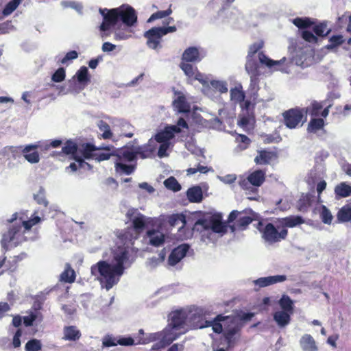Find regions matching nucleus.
<instances>
[{"instance_id":"35","label":"nucleus","mask_w":351,"mask_h":351,"mask_svg":"<svg viewBox=\"0 0 351 351\" xmlns=\"http://www.w3.org/2000/svg\"><path fill=\"white\" fill-rule=\"evenodd\" d=\"M337 217L340 222L351 223V206L345 205L337 213Z\"/></svg>"},{"instance_id":"11","label":"nucleus","mask_w":351,"mask_h":351,"mask_svg":"<svg viewBox=\"0 0 351 351\" xmlns=\"http://www.w3.org/2000/svg\"><path fill=\"white\" fill-rule=\"evenodd\" d=\"M116 157L114 162L117 172L130 175L134 171V166L125 164L135 160V154L133 151L128 148L119 150L117 152Z\"/></svg>"},{"instance_id":"5","label":"nucleus","mask_w":351,"mask_h":351,"mask_svg":"<svg viewBox=\"0 0 351 351\" xmlns=\"http://www.w3.org/2000/svg\"><path fill=\"white\" fill-rule=\"evenodd\" d=\"M240 319L237 317H224L219 315L213 320H208L206 325V327L211 326L216 333H221L224 330L225 340L228 348H230L234 345L236 340L235 335L240 329Z\"/></svg>"},{"instance_id":"18","label":"nucleus","mask_w":351,"mask_h":351,"mask_svg":"<svg viewBox=\"0 0 351 351\" xmlns=\"http://www.w3.org/2000/svg\"><path fill=\"white\" fill-rule=\"evenodd\" d=\"M288 231L286 228H282L280 232L271 223L265 226V241L270 244L280 242L286 239Z\"/></svg>"},{"instance_id":"8","label":"nucleus","mask_w":351,"mask_h":351,"mask_svg":"<svg viewBox=\"0 0 351 351\" xmlns=\"http://www.w3.org/2000/svg\"><path fill=\"white\" fill-rule=\"evenodd\" d=\"M307 111L300 107L292 108L282 113L283 123L289 129L302 126L306 121Z\"/></svg>"},{"instance_id":"24","label":"nucleus","mask_w":351,"mask_h":351,"mask_svg":"<svg viewBox=\"0 0 351 351\" xmlns=\"http://www.w3.org/2000/svg\"><path fill=\"white\" fill-rule=\"evenodd\" d=\"M204 54L199 48L190 47L186 48L182 53V60L189 62H200L204 58Z\"/></svg>"},{"instance_id":"43","label":"nucleus","mask_w":351,"mask_h":351,"mask_svg":"<svg viewBox=\"0 0 351 351\" xmlns=\"http://www.w3.org/2000/svg\"><path fill=\"white\" fill-rule=\"evenodd\" d=\"M180 66L184 71V74L190 79L193 78V75L195 74V71H197V67L189 64V62L185 61L181 62Z\"/></svg>"},{"instance_id":"10","label":"nucleus","mask_w":351,"mask_h":351,"mask_svg":"<svg viewBox=\"0 0 351 351\" xmlns=\"http://www.w3.org/2000/svg\"><path fill=\"white\" fill-rule=\"evenodd\" d=\"M189 328L201 329L206 328V311L200 306H186Z\"/></svg>"},{"instance_id":"21","label":"nucleus","mask_w":351,"mask_h":351,"mask_svg":"<svg viewBox=\"0 0 351 351\" xmlns=\"http://www.w3.org/2000/svg\"><path fill=\"white\" fill-rule=\"evenodd\" d=\"M135 154V158L137 155L143 159L152 158L156 149L155 142L151 138L149 140L147 144L138 146L132 149H130Z\"/></svg>"},{"instance_id":"61","label":"nucleus","mask_w":351,"mask_h":351,"mask_svg":"<svg viewBox=\"0 0 351 351\" xmlns=\"http://www.w3.org/2000/svg\"><path fill=\"white\" fill-rule=\"evenodd\" d=\"M40 221H41V219L40 217L34 216V217L31 218L29 220L23 221L21 223H22L23 226H24V228L26 230H29L33 226L38 223Z\"/></svg>"},{"instance_id":"27","label":"nucleus","mask_w":351,"mask_h":351,"mask_svg":"<svg viewBox=\"0 0 351 351\" xmlns=\"http://www.w3.org/2000/svg\"><path fill=\"white\" fill-rule=\"evenodd\" d=\"M149 243L155 247L162 245L165 241V235L158 230H149L147 232Z\"/></svg>"},{"instance_id":"6","label":"nucleus","mask_w":351,"mask_h":351,"mask_svg":"<svg viewBox=\"0 0 351 351\" xmlns=\"http://www.w3.org/2000/svg\"><path fill=\"white\" fill-rule=\"evenodd\" d=\"M96 150L97 148L90 143L83 144L78 147L75 143L70 141H67L62 149L64 154L72 155L73 159L79 162L81 167L85 164L89 167V164L84 162L82 156L86 159L93 158L94 154L93 152Z\"/></svg>"},{"instance_id":"37","label":"nucleus","mask_w":351,"mask_h":351,"mask_svg":"<svg viewBox=\"0 0 351 351\" xmlns=\"http://www.w3.org/2000/svg\"><path fill=\"white\" fill-rule=\"evenodd\" d=\"M293 23L299 29H306L314 25L315 22L310 18L297 17L293 20Z\"/></svg>"},{"instance_id":"60","label":"nucleus","mask_w":351,"mask_h":351,"mask_svg":"<svg viewBox=\"0 0 351 351\" xmlns=\"http://www.w3.org/2000/svg\"><path fill=\"white\" fill-rule=\"evenodd\" d=\"M34 199L39 204L44 205L47 206L48 205V202L45 198L44 189L40 188L39 191L34 195Z\"/></svg>"},{"instance_id":"12","label":"nucleus","mask_w":351,"mask_h":351,"mask_svg":"<svg viewBox=\"0 0 351 351\" xmlns=\"http://www.w3.org/2000/svg\"><path fill=\"white\" fill-rule=\"evenodd\" d=\"M176 29V26L152 27L144 34V36L147 39V45L152 49H156L160 47L161 38L168 33L175 32Z\"/></svg>"},{"instance_id":"28","label":"nucleus","mask_w":351,"mask_h":351,"mask_svg":"<svg viewBox=\"0 0 351 351\" xmlns=\"http://www.w3.org/2000/svg\"><path fill=\"white\" fill-rule=\"evenodd\" d=\"M300 345L303 351H317L318 348L314 338L308 334L304 335L300 340Z\"/></svg>"},{"instance_id":"20","label":"nucleus","mask_w":351,"mask_h":351,"mask_svg":"<svg viewBox=\"0 0 351 351\" xmlns=\"http://www.w3.org/2000/svg\"><path fill=\"white\" fill-rule=\"evenodd\" d=\"M237 219L234 226L240 230L245 229L252 221V219L247 216L244 212L238 210H233L230 213L228 217V221L232 222Z\"/></svg>"},{"instance_id":"55","label":"nucleus","mask_w":351,"mask_h":351,"mask_svg":"<svg viewBox=\"0 0 351 351\" xmlns=\"http://www.w3.org/2000/svg\"><path fill=\"white\" fill-rule=\"evenodd\" d=\"M41 348L40 341L36 339L28 341L25 346V351H38Z\"/></svg>"},{"instance_id":"57","label":"nucleus","mask_w":351,"mask_h":351,"mask_svg":"<svg viewBox=\"0 0 351 351\" xmlns=\"http://www.w3.org/2000/svg\"><path fill=\"white\" fill-rule=\"evenodd\" d=\"M61 5L63 8H71L76 10L78 13H82V5L81 3L75 1H63L61 2Z\"/></svg>"},{"instance_id":"44","label":"nucleus","mask_w":351,"mask_h":351,"mask_svg":"<svg viewBox=\"0 0 351 351\" xmlns=\"http://www.w3.org/2000/svg\"><path fill=\"white\" fill-rule=\"evenodd\" d=\"M322 108L323 105L321 103L314 101L309 107L304 108V110L312 117H317Z\"/></svg>"},{"instance_id":"22","label":"nucleus","mask_w":351,"mask_h":351,"mask_svg":"<svg viewBox=\"0 0 351 351\" xmlns=\"http://www.w3.org/2000/svg\"><path fill=\"white\" fill-rule=\"evenodd\" d=\"M189 249V245L188 244H182L173 250L169 256V265L171 266L177 265L186 256Z\"/></svg>"},{"instance_id":"19","label":"nucleus","mask_w":351,"mask_h":351,"mask_svg":"<svg viewBox=\"0 0 351 351\" xmlns=\"http://www.w3.org/2000/svg\"><path fill=\"white\" fill-rule=\"evenodd\" d=\"M160 335V340L165 343V345L171 344L174 340L177 339L181 335L185 333L184 330H180L173 326L168 324L166 328L158 332Z\"/></svg>"},{"instance_id":"40","label":"nucleus","mask_w":351,"mask_h":351,"mask_svg":"<svg viewBox=\"0 0 351 351\" xmlns=\"http://www.w3.org/2000/svg\"><path fill=\"white\" fill-rule=\"evenodd\" d=\"M319 216L322 221L325 223L330 225L332 223L333 216L331 214L330 210L324 205H322L320 207Z\"/></svg>"},{"instance_id":"29","label":"nucleus","mask_w":351,"mask_h":351,"mask_svg":"<svg viewBox=\"0 0 351 351\" xmlns=\"http://www.w3.org/2000/svg\"><path fill=\"white\" fill-rule=\"evenodd\" d=\"M280 223L283 227L285 228H293L296 226L301 225L304 223V220L303 218L298 215H291L285 218H282L280 220Z\"/></svg>"},{"instance_id":"54","label":"nucleus","mask_w":351,"mask_h":351,"mask_svg":"<svg viewBox=\"0 0 351 351\" xmlns=\"http://www.w3.org/2000/svg\"><path fill=\"white\" fill-rule=\"evenodd\" d=\"M285 60L286 58H283L280 60L275 61L265 56V66L269 69L274 68L275 70H279L282 63Z\"/></svg>"},{"instance_id":"41","label":"nucleus","mask_w":351,"mask_h":351,"mask_svg":"<svg viewBox=\"0 0 351 351\" xmlns=\"http://www.w3.org/2000/svg\"><path fill=\"white\" fill-rule=\"evenodd\" d=\"M77 78V82L80 84H85L89 81L88 77V70L86 66H82L75 73L73 77Z\"/></svg>"},{"instance_id":"17","label":"nucleus","mask_w":351,"mask_h":351,"mask_svg":"<svg viewBox=\"0 0 351 351\" xmlns=\"http://www.w3.org/2000/svg\"><path fill=\"white\" fill-rule=\"evenodd\" d=\"M230 100L234 105L239 104L242 110H248L251 104L250 101L245 100V94L240 83L237 84L234 88H230Z\"/></svg>"},{"instance_id":"53","label":"nucleus","mask_w":351,"mask_h":351,"mask_svg":"<svg viewBox=\"0 0 351 351\" xmlns=\"http://www.w3.org/2000/svg\"><path fill=\"white\" fill-rule=\"evenodd\" d=\"M43 319L42 315L39 312L32 313L30 315L23 317L24 324L26 326H30L36 320L41 321Z\"/></svg>"},{"instance_id":"3","label":"nucleus","mask_w":351,"mask_h":351,"mask_svg":"<svg viewBox=\"0 0 351 351\" xmlns=\"http://www.w3.org/2000/svg\"><path fill=\"white\" fill-rule=\"evenodd\" d=\"M201 235L202 241L208 243L215 242L227 231L221 215H215L197 220L193 227Z\"/></svg>"},{"instance_id":"4","label":"nucleus","mask_w":351,"mask_h":351,"mask_svg":"<svg viewBox=\"0 0 351 351\" xmlns=\"http://www.w3.org/2000/svg\"><path fill=\"white\" fill-rule=\"evenodd\" d=\"M263 67V41L259 40L251 45L245 63V70L250 75L251 86L258 90V76Z\"/></svg>"},{"instance_id":"23","label":"nucleus","mask_w":351,"mask_h":351,"mask_svg":"<svg viewBox=\"0 0 351 351\" xmlns=\"http://www.w3.org/2000/svg\"><path fill=\"white\" fill-rule=\"evenodd\" d=\"M176 97L173 101V107L180 113L189 112L191 106L186 101L185 95L182 92H175Z\"/></svg>"},{"instance_id":"30","label":"nucleus","mask_w":351,"mask_h":351,"mask_svg":"<svg viewBox=\"0 0 351 351\" xmlns=\"http://www.w3.org/2000/svg\"><path fill=\"white\" fill-rule=\"evenodd\" d=\"M167 223L171 227H177L178 231H180L184 227L186 220L183 215L175 214L167 217Z\"/></svg>"},{"instance_id":"14","label":"nucleus","mask_w":351,"mask_h":351,"mask_svg":"<svg viewBox=\"0 0 351 351\" xmlns=\"http://www.w3.org/2000/svg\"><path fill=\"white\" fill-rule=\"evenodd\" d=\"M20 224L13 225L12 228L7 233L3 234L1 239V245L3 248L8 249L10 246H16L23 240V236L21 232Z\"/></svg>"},{"instance_id":"25","label":"nucleus","mask_w":351,"mask_h":351,"mask_svg":"<svg viewBox=\"0 0 351 351\" xmlns=\"http://www.w3.org/2000/svg\"><path fill=\"white\" fill-rule=\"evenodd\" d=\"M38 147V145L36 144L28 145L22 149L24 158L32 164L38 163L40 160L38 153L36 151H34Z\"/></svg>"},{"instance_id":"62","label":"nucleus","mask_w":351,"mask_h":351,"mask_svg":"<svg viewBox=\"0 0 351 351\" xmlns=\"http://www.w3.org/2000/svg\"><path fill=\"white\" fill-rule=\"evenodd\" d=\"M302 38L308 43H316L318 41V38L311 32L304 30L302 33Z\"/></svg>"},{"instance_id":"51","label":"nucleus","mask_w":351,"mask_h":351,"mask_svg":"<svg viewBox=\"0 0 351 351\" xmlns=\"http://www.w3.org/2000/svg\"><path fill=\"white\" fill-rule=\"evenodd\" d=\"M164 185L168 189L172 190L175 192L179 191L181 189V186L173 177H170L165 180Z\"/></svg>"},{"instance_id":"32","label":"nucleus","mask_w":351,"mask_h":351,"mask_svg":"<svg viewBox=\"0 0 351 351\" xmlns=\"http://www.w3.org/2000/svg\"><path fill=\"white\" fill-rule=\"evenodd\" d=\"M186 194L187 197L191 202L198 203L202 200V191L198 186L189 189Z\"/></svg>"},{"instance_id":"50","label":"nucleus","mask_w":351,"mask_h":351,"mask_svg":"<svg viewBox=\"0 0 351 351\" xmlns=\"http://www.w3.org/2000/svg\"><path fill=\"white\" fill-rule=\"evenodd\" d=\"M287 280L285 275H276L265 277V287L270 286Z\"/></svg>"},{"instance_id":"36","label":"nucleus","mask_w":351,"mask_h":351,"mask_svg":"<svg viewBox=\"0 0 351 351\" xmlns=\"http://www.w3.org/2000/svg\"><path fill=\"white\" fill-rule=\"evenodd\" d=\"M61 280L65 282L71 283L75 279V271L69 264L66 265L64 271L60 275Z\"/></svg>"},{"instance_id":"39","label":"nucleus","mask_w":351,"mask_h":351,"mask_svg":"<svg viewBox=\"0 0 351 351\" xmlns=\"http://www.w3.org/2000/svg\"><path fill=\"white\" fill-rule=\"evenodd\" d=\"M252 186H259L263 182V171L257 170L248 176Z\"/></svg>"},{"instance_id":"63","label":"nucleus","mask_w":351,"mask_h":351,"mask_svg":"<svg viewBox=\"0 0 351 351\" xmlns=\"http://www.w3.org/2000/svg\"><path fill=\"white\" fill-rule=\"evenodd\" d=\"M78 57V53L76 51H71L65 55V56L60 60V64H66L69 61L75 60Z\"/></svg>"},{"instance_id":"47","label":"nucleus","mask_w":351,"mask_h":351,"mask_svg":"<svg viewBox=\"0 0 351 351\" xmlns=\"http://www.w3.org/2000/svg\"><path fill=\"white\" fill-rule=\"evenodd\" d=\"M324 125V121L322 119H311L308 123V130L309 132H315L323 128Z\"/></svg>"},{"instance_id":"52","label":"nucleus","mask_w":351,"mask_h":351,"mask_svg":"<svg viewBox=\"0 0 351 351\" xmlns=\"http://www.w3.org/2000/svg\"><path fill=\"white\" fill-rule=\"evenodd\" d=\"M344 39L343 36L341 35H335L330 38L329 44L326 46L327 49H334L344 43Z\"/></svg>"},{"instance_id":"1","label":"nucleus","mask_w":351,"mask_h":351,"mask_svg":"<svg viewBox=\"0 0 351 351\" xmlns=\"http://www.w3.org/2000/svg\"><path fill=\"white\" fill-rule=\"evenodd\" d=\"M132 263L128 248L119 246L112 250L110 263L99 261L91 266L90 273L100 282L101 287L108 291L119 282L125 269Z\"/></svg>"},{"instance_id":"42","label":"nucleus","mask_w":351,"mask_h":351,"mask_svg":"<svg viewBox=\"0 0 351 351\" xmlns=\"http://www.w3.org/2000/svg\"><path fill=\"white\" fill-rule=\"evenodd\" d=\"M335 192L339 197H346L351 195V186L342 182L335 187Z\"/></svg>"},{"instance_id":"58","label":"nucleus","mask_w":351,"mask_h":351,"mask_svg":"<svg viewBox=\"0 0 351 351\" xmlns=\"http://www.w3.org/2000/svg\"><path fill=\"white\" fill-rule=\"evenodd\" d=\"M119 123L120 125L121 126V132H122L123 135L126 137H128V138L132 137L134 135L132 131H130L128 132H127V130H128L129 129L132 128V125L130 123H128L127 121H125L123 120H119Z\"/></svg>"},{"instance_id":"56","label":"nucleus","mask_w":351,"mask_h":351,"mask_svg":"<svg viewBox=\"0 0 351 351\" xmlns=\"http://www.w3.org/2000/svg\"><path fill=\"white\" fill-rule=\"evenodd\" d=\"M172 13V10L169 8L167 10L158 11L154 13L149 19L147 20L148 23H150L156 19H162L170 15Z\"/></svg>"},{"instance_id":"16","label":"nucleus","mask_w":351,"mask_h":351,"mask_svg":"<svg viewBox=\"0 0 351 351\" xmlns=\"http://www.w3.org/2000/svg\"><path fill=\"white\" fill-rule=\"evenodd\" d=\"M169 321V324L180 330H184L186 333L189 330L186 307L171 312Z\"/></svg>"},{"instance_id":"46","label":"nucleus","mask_w":351,"mask_h":351,"mask_svg":"<svg viewBox=\"0 0 351 351\" xmlns=\"http://www.w3.org/2000/svg\"><path fill=\"white\" fill-rule=\"evenodd\" d=\"M313 30L317 36L321 37L327 36L330 32V29H327V23L325 22L315 25L313 27Z\"/></svg>"},{"instance_id":"31","label":"nucleus","mask_w":351,"mask_h":351,"mask_svg":"<svg viewBox=\"0 0 351 351\" xmlns=\"http://www.w3.org/2000/svg\"><path fill=\"white\" fill-rule=\"evenodd\" d=\"M289 312L278 311L274 313V319L280 327H285L291 321V315Z\"/></svg>"},{"instance_id":"34","label":"nucleus","mask_w":351,"mask_h":351,"mask_svg":"<svg viewBox=\"0 0 351 351\" xmlns=\"http://www.w3.org/2000/svg\"><path fill=\"white\" fill-rule=\"evenodd\" d=\"M278 304L282 308V311L289 312V313H293V302L291 298L284 294L278 301Z\"/></svg>"},{"instance_id":"59","label":"nucleus","mask_w":351,"mask_h":351,"mask_svg":"<svg viewBox=\"0 0 351 351\" xmlns=\"http://www.w3.org/2000/svg\"><path fill=\"white\" fill-rule=\"evenodd\" d=\"M66 73L64 68H59L52 75L51 80L54 82H61L65 79Z\"/></svg>"},{"instance_id":"26","label":"nucleus","mask_w":351,"mask_h":351,"mask_svg":"<svg viewBox=\"0 0 351 351\" xmlns=\"http://www.w3.org/2000/svg\"><path fill=\"white\" fill-rule=\"evenodd\" d=\"M314 196L311 193L302 194L297 202V209L302 213H306L311 207Z\"/></svg>"},{"instance_id":"45","label":"nucleus","mask_w":351,"mask_h":351,"mask_svg":"<svg viewBox=\"0 0 351 351\" xmlns=\"http://www.w3.org/2000/svg\"><path fill=\"white\" fill-rule=\"evenodd\" d=\"M23 0H12L6 4L2 14L4 16L10 15L21 4Z\"/></svg>"},{"instance_id":"49","label":"nucleus","mask_w":351,"mask_h":351,"mask_svg":"<svg viewBox=\"0 0 351 351\" xmlns=\"http://www.w3.org/2000/svg\"><path fill=\"white\" fill-rule=\"evenodd\" d=\"M97 126L100 132H102V137L104 138L108 139L112 137V134L110 131V126L107 123L100 120L97 122Z\"/></svg>"},{"instance_id":"15","label":"nucleus","mask_w":351,"mask_h":351,"mask_svg":"<svg viewBox=\"0 0 351 351\" xmlns=\"http://www.w3.org/2000/svg\"><path fill=\"white\" fill-rule=\"evenodd\" d=\"M126 216L132 222L134 230L136 234L141 232L145 226L152 221V219L150 217L145 216L135 208L129 209L127 212Z\"/></svg>"},{"instance_id":"9","label":"nucleus","mask_w":351,"mask_h":351,"mask_svg":"<svg viewBox=\"0 0 351 351\" xmlns=\"http://www.w3.org/2000/svg\"><path fill=\"white\" fill-rule=\"evenodd\" d=\"M202 91L211 100L219 102L221 99V95L228 92V84L225 80H212Z\"/></svg>"},{"instance_id":"2","label":"nucleus","mask_w":351,"mask_h":351,"mask_svg":"<svg viewBox=\"0 0 351 351\" xmlns=\"http://www.w3.org/2000/svg\"><path fill=\"white\" fill-rule=\"evenodd\" d=\"M99 12L104 18V21L99 27L101 32H106L112 28L116 40H126L130 37V34L121 28L118 22L122 21L124 26L127 27L134 25L137 21V15L132 7L129 5H123L111 10L100 8Z\"/></svg>"},{"instance_id":"7","label":"nucleus","mask_w":351,"mask_h":351,"mask_svg":"<svg viewBox=\"0 0 351 351\" xmlns=\"http://www.w3.org/2000/svg\"><path fill=\"white\" fill-rule=\"evenodd\" d=\"M228 22L236 28H244L247 25L249 27H256L262 19L261 12L256 10L252 11L247 20H245L241 12L237 9H232L228 15Z\"/></svg>"},{"instance_id":"38","label":"nucleus","mask_w":351,"mask_h":351,"mask_svg":"<svg viewBox=\"0 0 351 351\" xmlns=\"http://www.w3.org/2000/svg\"><path fill=\"white\" fill-rule=\"evenodd\" d=\"M278 157L277 148L265 149V164H271L276 162Z\"/></svg>"},{"instance_id":"64","label":"nucleus","mask_w":351,"mask_h":351,"mask_svg":"<svg viewBox=\"0 0 351 351\" xmlns=\"http://www.w3.org/2000/svg\"><path fill=\"white\" fill-rule=\"evenodd\" d=\"M161 143V145L159 147L158 152V156L159 158H163L165 156H167V150L169 149L170 146L169 142H159Z\"/></svg>"},{"instance_id":"33","label":"nucleus","mask_w":351,"mask_h":351,"mask_svg":"<svg viewBox=\"0 0 351 351\" xmlns=\"http://www.w3.org/2000/svg\"><path fill=\"white\" fill-rule=\"evenodd\" d=\"M80 337V331L75 326H66L64 328V339L75 341L79 339Z\"/></svg>"},{"instance_id":"48","label":"nucleus","mask_w":351,"mask_h":351,"mask_svg":"<svg viewBox=\"0 0 351 351\" xmlns=\"http://www.w3.org/2000/svg\"><path fill=\"white\" fill-rule=\"evenodd\" d=\"M160 340V335L159 332H154V333H149L146 335L145 337H139L138 341L136 343V344H147L150 342Z\"/></svg>"},{"instance_id":"13","label":"nucleus","mask_w":351,"mask_h":351,"mask_svg":"<svg viewBox=\"0 0 351 351\" xmlns=\"http://www.w3.org/2000/svg\"><path fill=\"white\" fill-rule=\"evenodd\" d=\"M181 128H188V124L184 118H179L176 125H172L165 127L164 130L158 132L155 136V140L157 142H169L176 134L181 132Z\"/></svg>"}]
</instances>
